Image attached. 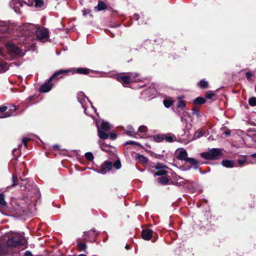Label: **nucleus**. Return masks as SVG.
Here are the masks:
<instances>
[{
  "mask_svg": "<svg viewBox=\"0 0 256 256\" xmlns=\"http://www.w3.org/2000/svg\"><path fill=\"white\" fill-rule=\"evenodd\" d=\"M24 236L18 233H12L8 236L5 244H0V255L5 256L10 254L12 248L22 244Z\"/></svg>",
  "mask_w": 256,
  "mask_h": 256,
  "instance_id": "f257e3e1",
  "label": "nucleus"
},
{
  "mask_svg": "<svg viewBox=\"0 0 256 256\" xmlns=\"http://www.w3.org/2000/svg\"><path fill=\"white\" fill-rule=\"evenodd\" d=\"M62 72L58 70L48 80L44 82L40 88V92H47L50 91L53 86L52 82L54 80H58L62 77Z\"/></svg>",
  "mask_w": 256,
  "mask_h": 256,
  "instance_id": "f03ea898",
  "label": "nucleus"
},
{
  "mask_svg": "<svg viewBox=\"0 0 256 256\" xmlns=\"http://www.w3.org/2000/svg\"><path fill=\"white\" fill-rule=\"evenodd\" d=\"M12 184L9 187H14L18 185L22 190H26L28 188L30 184L28 179H22L20 176H18L16 174H13L12 176Z\"/></svg>",
  "mask_w": 256,
  "mask_h": 256,
  "instance_id": "7ed1b4c3",
  "label": "nucleus"
},
{
  "mask_svg": "<svg viewBox=\"0 0 256 256\" xmlns=\"http://www.w3.org/2000/svg\"><path fill=\"white\" fill-rule=\"evenodd\" d=\"M222 153L220 148H213L208 150L207 152H204L200 154L202 158L207 160H218L220 156H222Z\"/></svg>",
  "mask_w": 256,
  "mask_h": 256,
  "instance_id": "20e7f679",
  "label": "nucleus"
},
{
  "mask_svg": "<svg viewBox=\"0 0 256 256\" xmlns=\"http://www.w3.org/2000/svg\"><path fill=\"white\" fill-rule=\"evenodd\" d=\"M110 129V124L107 122H102L98 127V134L99 138L102 140L107 139L108 138V134L106 132Z\"/></svg>",
  "mask_w": 256,
  "mask_h": 256,
  "instance_id": "39448f33",
  "label": "nucleus"
},
{
  "mask_svg": "<svg viewBox=\"0 0 256 256\" xmlns=\"http://www.w3.org/2000/svg\"><path fill=\"white\" fill-rule=\"evenodd\" d=\"M60 72H62V74L66 75L68 74V73L70 72L74 74L75 73L80 74H88L90 72V70L88 68H70L66 70H60Z\"/></svg>",
  "mask_w": 256,
  "mask_h": 256,
  "instance_id": "423d86ee",
  "label": "nucleus"
},
{
  "mask_svg": "<svg viewBox=\"0 0 256 256\" xmlns=\"http://www.w3.org/2000/svg\"><path fill=\"white\" fill-rule=\"evenodd\" d=\"M36 30V34L37 38L40 40H42L44 38H48L49 37V34L48 30L40 25H36L35 26Z\"/></svg>",
  "mask_w": 256,
  "mask_h": 256,
  "instance_id": "0eeeda50",
  "label": "nucleus"
},
{
  "mask_svg": "<svg viewBox=\"0 0 256 256\" xmlns=\"http://www.w3.org/2000/svg\"><path fill=\"white\" fill-rule=\"evenodd\" d=\"M98 232L94 229L84 232V240L91 242H96Z\"/></svg>",
  "mask_w": 256,
  "mask_h": 256,
  "instance_id": "6e6552de",
  "label": "nucleus"
},
{
  "mask_svg": "<svg viewBox=\"0 0 256 256\" xmlns=\"http://www.w3.org/2000/svg\"><path fill=\"white\" fill-rule=\"evenodd\" d=\"M6 47L8 50L12 54L18 55L21 52V50L12 43L8 42L6 45Z\"/></svg>",
  "mask_w": 256,
  "mask_h": 256,
  "instance_id": "1a4fd4ad",
  "label": "nucleus"
},
{
  "mask_svg": "<svg viewBox=\"0 0 256 256\" xmlns=\"http://www.w3.org/2000/svg\"><path fill=\"white\" fill-rule=\"evenodd\" d=\"M112 162L110 161H105L101 166L100 169L98 170V172L104 174L112 168Z\"/></svg>",
  "mask_w": 256,
  "mask_h": 256,
  "instance_id": "9d476101",
  "label": "nucleus"
},
{
  "mask_svg": "<svg viewBox=\"0 0 256 256\" xmlns=\"http://www.w3.org/2000/svg\"><path fill=\"white\" fill-rule=\"evenodd\" d=\"M116 80L118 82L122 83L124 86L128 85L133 80L130 78V76L121 74L116 76Z\"/></svg>",
  "mask_w": 256,
  "mask_h": 256,
  "instance_id": "9b49d317",
  "label": "nucleus"
},
{
  "mask_svg": "<svg viewBox=\"0 0 256 256\" xmlns=\"http://www.w3.org/2000/svg\"><path fill=\"white\" fill-rule=\"evenodd\" d=\"M154 234H156V233L154 232L152 230L146 228L142 230L141 236L143 240H149Z\"/></svg>",
  "mask_w": 256,
  "mask_h": 256,
  "instance_id": "f8f14e48",
  "label": "nucleus"
},
{
  "mask_svg": "<svg viewBox=\"0 0 256 256\" xmlns=\"http://www.w3.org/2000/svg\"><path fill=\"white\" fill-rule=\"evenodd\" d=\"M176 158L180 160L185 161L188 158V153L186 150L182 148L180 150H177L176 152Z\"/></svg>",
  "mask_w": 256,
  "mask_h": 256,
  "instance_id": "ddd939ff",
  "label": "nucleus"
},
{
  "mask_svg": "<svg viewBox=\"0 0 256 256\" xmlns=\"http://www.w3.org/2000/svg\"><path fill=\"white\" fill-rule=\"evenodd\" d=\"M17 109V106L13 105L10 106H9L8 110L2 114V116H0V118H6L12 116Z\"/></svg>",
  "mask_w": 256,
  "mask_h": 256,
  "instance_id": "4468645a",
  "label": "nucleus"
},
{
  "mask_svg": "<svg viewBox=\"0 0 256 256\" xmlns=\"http://www.w3.org/2000/svg\"><path fill=\"white\" fill-rule=\"evenodd\" d=\"M222 164L223 166L228 168H232L236 166L234 162L230 160H224L222 162Z\"/></svg>",
  "mask_w": 256,
  "mask_h": 256,
  "instance_id": "2eb2a0df",
  "label": "nucleus"
},
{
  "mask_svg": "<svg viewBox=\"0 0 256 256\" xmlns=\"http://www.w3.org/2000/svg\"><path fill=\"white\" fill-rule=\"evenodd\" d=\"M167 168H160V169H154L156 171L155 172L154 170L152 171L154 176H166L168 173Z\"/></svg>",
  "mask_w": 256,
  "mask_h": 256,
  "instance_id": "dca6fc26",
  "label": "nucleus"
},
{
  "mask_svg": "<svg viewBox=\"0 0 256 256\" xmlns=\"http://www.w3.org/2000/svg\"><path fill=\"white\" fill-rule=\"evenodd\" d=\"M164 140L168 142H172L176 140V137L174 134L170 133L164 134Z\"/></svg>",
  "mask_w": 256,
  "mask_h": 256,
  "instance_id": "f3484780",
  "label": "nucleus"
},
{
  "mask_svg": "<svg viewBox=\"0 0 256 256\" xmlns=\"http://www.w3.org/2000/svg\"><path fill=\"white\" fill-rule=\"evenodd\" d=\"M185 162L190 163L192 166H193L194 168L196 169L198 166V161L194 158H187Z\"/></svg>",
  "mask_w": 256,
  "mask_h": 256,
  "instance_id": "a211bd4d",
  "label": "nucleus"
},
{
  "mask_svg": "<svg viewBox=\"0 0 256 256\" xmlns=\"http://www.w3.org/2000/svg\"><path fill=\"white\" fill-rule=\"evenodd\" d=\"M158 183L162 185H166L169 184L170 179L166 176H161L157 179Z\"/></svg>",
  "mask_w": 256,
  "mask_h": 256,
  "instance_id": "6ab92c4d",
  "label": "nucleus"
},
{
  "mask_svg": "<svg viewBox=\"0 0 256 256\" xmlns=\"http://www.w3.org/2000/svg\"><path fill=\"white\" fill-rule=\"evenodd\" d=\"M136 160L143 164H147L148 162V158L146 156L140 154H138L136 156Z\"/></svg>",
  "mask_w": 256,
  "mask_h": 256,
  "instance_id": "aec40b11",
  "label": "nucleus"
},
{
  "mask_svg": "<svg viewBox=\"0 0 256 256\" xmlns=\"http://www.w3.org/2000/svg\"><path fill=\"white\" fill-rule=\"evenodd\" d=\"M206 102V100L204 98L198 96L193 100V103L194 104L202 105Z\"/></svg>",
  "mask_w": 256,
  "mask_h": 256,
  "instance_id": "412c9836",
  "label": "nucleus"
},
{
  "mask_svg": "<svg viewBox=\"0 0 256 256\" xmlns=\"http://www.w3.org/2000/svg\"><path fill=\"white\" fill-rule=\"evenodd\" d=\"M77 246L79 251L86 252L87 245L86 242L77 241Z\"/></svg>",
  "mask_w": 256,
  "mask_h": 256,
  "instance_id": "4be33fe9",
  "label": "nucleus"
},
{
  "mask_svg": "<svg viewBox=\"0 0 256 256\" xmlns=\"http://www.w3.org/2000/svg\"><path fill=\"white\" fill-rule=\"evenodd\" d=\"M95 8L98 11H100L108 8V6L104 2L99 1Z\"/></svg>",
  "mask_w": 256,
  "mask_h": 256,
  "instance_id": "5701e85b",
  "label": "nucleus"
},
{
  "mask_svg": "<svg viewBox=\"0 0 256 256\" xmlns=\"http://www.w3.org/2000/svg\"><path fill=\"white\" fill-rule=\"evenodd\" d=\"M198 86L202 89H206L208 87V83L206 80L203 79L198 82Z\"/></svg>",
  "mask_w": 256,
  "mask_h": 256,
  "instance_id": "b1692460",
  "label": "nucleus"
},
{
  "mask_svg": "<svg viewBox=\"0 0 256 256\" xmlns=\"http://www.w3.org/2000/svg\"><path fill=\"white\" fill-rule=\"evenodd\" d=\"M4 194H0V207L3 208H7V203L4 200Z\"/></svg>",
  "mask_w": 256,
  "mask_h": 256,
  "instance_id": "393cba45",
  "label": "nucleus"
},
{
  "mask_svg": "<svg viewBox=\"0 0 256 256\" xmlns=\"http://www.w3.org/2000/svg\"><path fill=\"white\" fill-rule=\"evenodd\" d=\"M237 162L240 166H243L244 164L247 162L246 156H244L241 158H238Z\"/></svg>",
  "mask_w": 256,
  "mask_h": 256,
  "instance_id": "a878e982",
  "label": "nucleus"
},
{
  "mask_svg": "<svg viewBox=\"0 0 256 256\" xmlns=\"http://www.w3.org/2000/svg\"><path fill=\"white\" fill-rule=\"evenodd\" d=\"M173 102H174L170 99H164L163 101V104L166 108H170L173 104Z\"/></svg>",
  "mask_w": 256,
  "mask_h": 256,
  "instance_id": "bb28decb",
  "label": "nucleus"
},
{
  "mask_svg": "<svg viewBox=\"0 0 256 256\" xmlns=\"http://www.w3.org/2000/svg\"><path fill=\"white\" fill-rule=\"evenodd\" d=\"M152 168H154V169H160L168 168V167L162 163L158 162L154 166H152Z\"/></svg>",
  "mask_w": 256,
  "mask_h": 256,
  "instance_id": "cd10ccee",
  "label": "nucleus"
},
{
  "mask_svg": "<svg viewBox=\"0 0 256 256\" xmlns=\"http://www.w3.org/2000/svg\"><path fill=\"white\" fill-rule=\"evenodd\" d=\"M154 140L156 142H161L164 140V134H156L154 136Z\"/></svg>",
  "mask_w": 256,
  "mask_h": 256,
  "instance_id": "c85d7f7f",
  "label": "nucleus"
},
{
  "mask_svg": "<svg viewBox=\"0 0 256 256\" xmlns=\"http://www.w3.org/2000/svg\"><path fill=\"white\" fill-rule=\"evenodd\" d=\"M34 6L36 8H42L44 4L43 0H34Z\"/></svg>",
  "mask_w": 256,
  "mask_h": 256,
  "instance_id": "c756f323",
  "label": "nucleus"
},
{
  "mask_svg": "<svg viewBox=\"0 0 256 256\" xmlns=\"http://www.w3.org/2000/svg\"><path fill=\"white\" fill-rule=\"evenodd\" d=\"M215 93L212 91L209 90L208 91L205 95V98L206 99H211L213 96H215Z\"/></svg>",
  "mask_w": 256,
  "mask_h": 256,
  "instance_id": "7c9ffc66",
  "label": "nucleus"
},
{
  "mask_svg": "<svg viewBox=\"0 0 256 256\" xmlns=\"http://www.w3.org/2000/svg\"><path fill=\"white\" fill-rule=\"evenodd\" d=\"M84 156L90 162L92 161L94 158L93 154L90 152H86Z\"/></svg>",
  "mask_w": 256,
  "mask_h": 256,
  "instance_id": "2f4dec72",
  "label": "nucleus"
},
{
  "mask_svg": "<svg viewBox=\"0 0 256 256\" xmlns=\"http://www.w3.org/2000/svg\"><path fill=\"white\" fill-rule=\"evenodd\" d=\"M100 147L101 150L102 151L108 152L109 151V150L108 148L110 147V146L106 144L105 142H102L100 144Z\"/></svg>",
  "mask_w": 256,
  "mask_h": 256,
  "instance_id": "473e14b6",
  "label": "nucleus"
},
{
  "mask_svg": "<svg viewBox=\"0 0 256 256\" xmlns=\"http://www.w3.org/2000/svg\"><path fill=\"white\" fill-rule=\"evenodd\" d=\"M248 104L252 106H256V97L252 96L249 98Z\"/></svg>",
  "mask_w": 256,
  "mask_h": 256,
  "instance_id": "72a5a7b5",
  "label": "nucleus"
},
{
  "mask_svg": "<svg viewBox=\"0 0 256 256\" xmlns=\"http://www.w3.org/2000/svg\"><path fill=\"white\" fill-rule=\"evenodd\" d=\"M112 165L116 170L120 168L122 166L121 162L120 160H116L114 162V164L112 163Z\"/></svg>",
  "mask_w": 256,
  "mask_h": 256,
  "instance_id": "f704fd0d",
  "label": "nucleus"
},
{
  "mask_svg": "<svg viewBox=\"0 0 256 256\" xmlns=\"http://www.w3.org/2000/svg\"><path fill=\"white\" fill-rule=\"evenodd\" d=\"M128 144L138 146H142L140 143H139L138 142H136L132 141V140H129V141L126 142L124 144V146H127Z\"/></svg>",
  "mask_w": 256,
  "mask_h": 256,
  "instance_id": "c9c22d12",
  "label": "nucleus"
},
{
  "mask_svg": "<svg viewBox=\"0 0 256 256\" xmlns=\"http://www.w3.org/2000/svg\"><path fill=\"white\" fill-rule=\"evenodd\" d=\"M128 130L126 132V134L129 136H132V134L134 132V129L131 126H128L127 127Z\"/></svg>",
  "mask_w": 256,
  "mask_h": 256,
  "instance_id": "e433bc0d",
  "label": "nucleus"
},
{
  "mask_svg": "<svg viewBox=\"0 0 256 256\" xmlns=\"http://www.w3.org/2000/svg\"><path fill=\"white\" fill-rule=\"evenodd\" d=\"M186 106V103L184 101L180 100L177 103V107L178 108H184Z\"/></svg>",
  "mask_w": 256,
  "mask_h": 256,
  "instance_id": "4c0bfd02",
  "label": "nucleus"
},
{
  "mask_svg": "<svg viewBox=\"0 0 256 256\" xmlns=\"http://www.w3.org/2000/svg\"><path fill=\"white\" fill-rule=\"evenodd\" d=\"M138 130L139 132H140L141 133L145 134L148 131V128H147L146 126H140L138 128Z\"/></svg>",
  "mask_w": 256,
  "mask_h": 256,
  "instance_id": "58836bf2",
  "label": "nucleus"
},
{
  "mask_svg": "<svg viewBox=\"0 0 256 256\" xmlns=\"http://www.w3.org/2000/svg\"><path fill=\"white\" fill-rule=\"evenodd\" d=\"M203 135H204V133L202 131L198 130L195 132L194 137L195 138H200V137L202 136Z\"/></svg>",
  "mask_w": 256,
  "mask_h": 256,
  "instance_id": "ea45409f",
  "label": "nucleus"
},
{
  "mask_svg": "<svg viewBox=\"0 0 256 256\" xmlns=\"http://www.w3.org/2000/svg\"><path fill=\"white\" fill-rule=\"evenodd\" d=\"M192 114L196 116L198 118H199L200 116L198 110L194 107L192 109Z\"/></svg>",
  "mask_w": 256,
  "mask_h": 256,
  "instance_id": "a19ab883",
  "label": "nucleus"
},
{
  "mask_svg": "<svg viewBox=\"0 0 256 256\" xmlns=\"http://www.w3.org/2000/svg\"><path fill=\"white\" fill-rule=\"evenodd\" d=\"M254 76V75L253 74L249 72H246V78L248 81H250L251 80L252 78Z\"/></svg>",
  "mask_w": 256,
  "mask_h": 256,
  "instance_id": "79ce46f5",
  "label": "nucleus"
},
{
  "mask_svg": "<svg viewBox=\"0 0 256 256\" xmlns=\"http://www.w3.org/2000/svg\"><path fill=\"white\" fill-rule=\"evenodd\" d=\"M108 137H110L111 140H115L117 138L118 136L115 133L110 132V134H108Z\"/></svg>",
  "mask_w": 256,
  "mask_h": 256,
  "instance_id": "37998d69",
  "label": "nucleus"
},
{
  "mask_svg": "<svg viewBox=\"0 0 256 256\" xmlns=\"http://www.w3.org/2000/svg\"><path fill=\"white\" fill-rule=\"evenodd\" d=\"M30 140V138H22V143L24 144L25 148H27L28 146H27V144H28V142Z\"/></svg>",
  "mask_w": 256,
  "mask_h": 256,
  "instance_id": "c03bdc74",
  "label": "nucleus"
},
{
  "mask_svg": "<svg viewBox=\"0 0 256 256\" xmlns=\"http://www.w3.org/2000/svg\"><path fill=\"white\" fill-rule=\"evenodd\" d=\"M8 107L6 106H0V112L3 113L4 112H6V110H8Z\"/></svg>",
  "mask_w": 256,
  "mask_h": 256,
  "instance_id": "a18cd8bd",
  "label": "nucleus"
},
{
  "mask_svg": "<svg viewBox=\"0 0 256 256\" xmlns=\"http://www.w3.org/2000/svg\"><path fill=\"white\" fill-rule=\"evenodd\" d=\"M90 10H89V9H86V8H84L83 10H82V13H83V15L86 16V15L89 14L90 12Z\"/></svg>",
  "mask_w": 256,
  "mask_h": 256,
  "instance_id": "49530a36",
  "label": "nucleus"
},
{
  "mask_svg": "<svg viewBox=\"0 0 256 256\" xmlns=\"http://www.w3.org/2000/svg\"><path fill=\"white\" fill-rule=\"evenodd\" d=\"M24 256H33V255L30 251L26 250L24 254Z\"/></svg>",
  "mask_w": 256,
  "mask_h": 256,
  "instance_id": "de8ad7c7",
  "label": "nucleus"
},
{
  "mask_svg": "<svg viewBox=\"0 0 256 256\" xmlns=\"http://www.w3.org/2000/svg\"><path fill=\"white\" fill-rule=\"evenodd\" d=\"M129 76H130V78L131 77H133L134 78H136L138 77L139 76V74H132V72H130V73H129Z\"/></svg>",
  "mask_w": 256,
  "mask_h": 256,
  "instance_id": "09e8293b",
  "label": "nucleus"
},
{
  "mask_svg": "<svg viewBox=\"0 0 256 256\" xmlns=\"http://www.w3.org/2000/svg\"><path fill=\"white\" fill-rule=\"evenodd\" d=\"M52 148L54 150H60V146L58 144H54L52 146Z\"/></svg>",
  "mask_w": 256,
  "mask_h": 256,
  "instance_id": "8fccbe9b",
  "label": "nucleus"
},
{
  "mask_svg": "<svg viewBox=\"0 0 256 256\" xmlns=\"http://www.w3.org/2000/svg\"><path fill=\"white\" fill-rule=\"evenodd\" d=\"M133 18H134L136 20H138L139 18H140V16L138 14H134V16H133Z\"/></svg>",
  "mask_w": 256,
  "mask_h": 256,
  "instance_id": "3c124183",
  "label": "nucleus"
},
{
  "mask_svg": "<svg viewBox=\"0 0 256 256\" xmlns=\"http://www.w3.org/2000/svg\"><path fill=\"white\" fill-rule=\"evenodd\" d=\"M224 134L227 136H230V130H228L224 132Z\"/></svg>",
  "mask_w": 256,
  "mask_h": 256,
  "instance_id": "603ef678",
  "label": "nucleus"
},
{
  "mask_svg": "<svg viewBox=\"0 0 256 256\" xmlns=\"http://www.w3.org/2000/svg\"><path fill=\"white\" fill-rule=\"evenodd\" d=\"M35 98V96H30L28 98V100H33Z\"/></svg>",
  "mask_w": 256,
  "mask_h": 256,
  "instance_id": "864d4df0",
  "label": "nucleus"
},
{
  "mask_svg": "<svg viewBox=\"0 0 256 256\" xmlns=\"http://www.w3.org/2000/svg\"><path fill=\"white\" fill-rule=\"evenodd\" d=\"M80 94H81V95H82V96H84V97H85L87 100H88V98L86 96H84V94L82 92H79V94H78V95H80Z\"/></svg>",
  "mask_w": 256,
  "mask_h": 256,
  "instance_id": "5fc2aeb1",
  "label": "nucleus"
},
{
  "mask_svg": "<svg viewBox=\"0 0 256 256\" xmlns=\"http://www.w3.org/2000/svg\"><path fill=\"white\" fill-rule=\"evenodd\" d=\"M4 68L3 64L0 62V70H2Z\"/></svg>",
  "mask_w": 256,
  "mask_h": 256,
  "instance_id": "6e6d98bb",
  "label": "nucleus"
},
{
  "mask_svg": "<svg viewBox=\"0 0 256 256\" xmlns=\"http://www.w3.org/2000/svg\"><path fill=\"white\" fill-rule=\"evenodd\" d=\"M22 2H24V4H26V2L24 1H22V2H20V6H22Z\"/></svg>",
  "mask_w": 256,
  "mask_h": 256,
  "instance_id": "4d7b16f0",
  "label": "nucleus"
},
{
  "mask_svg": "<svg viewBox=\"0 0 256 256\" xmlns=\"http://www.w3.org/2000/svg\"><path fill=\"white\" fill-rule=\"evenodd\" d=\"M251 156L252 157V158H256V152L254 154H252L251 155Z\"/></svg>",
  "mask_w": 256,
  "mask_h": 256,
  "instance_id": "13d9d810",
  "label": "nucleus"
},
{
  "mask_svg": "<svg viewBox=\"0 0 256 256\" xmlns=\"http://www.w3.org/2000/svg\"><path fill=\"white\" fill-rule=\"evenodd\" d=\"M108 10H112V7H108V8H106Z\"/></svg>",
  "mask_w": 256,
  "mask_h": 256,
  "instance_id": "bf43d9fd",
  "label": "nucleus"
},
{
  "mask_svg": "<svg viewBox=\"0 0 256 256\" xmlns=\"http://www.w3.org/2000/svg\"><path fill=\"white\" fill-rule=\"evenodd\" d=\"M78 256H87L85 254H80L78 255Z\"/></svg>",
  "mask_w": 256,
  "mask_h": 256,
  "instance_id": "052dcab7",
  "label": "nucleus"
},
{
  "mask_svg": "<svg viewBox=\"0 0 256 256\" xmlns=\"http://www.w3.org/2000/svg\"><path fill=\"white\" fill-rule=\"evenodd\" d=\"M16 151H17V150H16V149L14 150H13V154H14V152H16Z\"/></svg>",
  "mask_w": 256,
  "mask_h": 256,
  "instance_id": "680f3d73",
  "label": "nucleus"
},
{
  "mask_svg": "<svg viewBox=\"0 0 256 256\" xmlns=\"http://www.w3.org/2000/svg\"><path fill=\"white\" fill-rule=\"evenodd\" d=\"M106 240H107V238H104V242H106Z\"/></svg>",
  "mask_w": 256,
  "mask_h": 256,
  "instance_id": "e2e57ef3",
  "label": "nucleus"
},
{
  "mask_svg": "<svg viewBox=\"0 0 256 256\" xmlns=\"http://www.w3.org/2000/svg\"><path fill=\"white\" fill-rule=\"evenodd\" d=\"M126 248L127 249H128V246H126Z\"/></svg>",
  "mask_w": 256,
  "mask_h": 256,
  "instance_id": "0e129e2a",
  "label": "nucleus"
}]
</instances>
